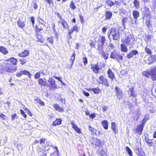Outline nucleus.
I'll use <instances>...</instances> for the list:
<instances>
[{"label":"nucleus","mask_w":156,"mask_h":156,"mask_svg":"<svg viewBox=\"0 0 156 156\" xmlns=\"http://www.w3.org/2000/svg\"><path fill=\"white\" fill-rule=\"evenodd\" d=\"M79 29L80 27L76 25L73 26L72 28L69 30L68 32V34L69 36V37L70 39L72 38V36H70V35L73 34V31L78 33L79 32Z\"/></svg>","instance_id":"nucleus-6"},{"label":"nucleus","mask_w":156,"mask_h":156,"mask_svg":"<svg viewBox=\"0 0 156 156\" xmlns=\"http://www.w3.org/2000/svg\"><path fill=\"white\" fill-rule=\"evenodd\" d=\"M92 144V146L94 148H95L97 147H100L101 145L100 140L96 138L94 139Z\"/></svg>","instance_id":"nucleus-10"},{"label":"nucleus","mask_w":156,"mask_h":156,"mask_svg":"<svg viewBox=\"0 0 156 156\" xmlns=\"http://www.w3.org/2000/svg\"><path fill=\"white\" fill-rule=\"evenodd\" d=\"M53 106L56 110L59 112H62L64 111V109L60 107L58 104H54L53 105Z\"/></svg>","instance_id":"nucleus-14"},{"label":"nucleus","mask_w":156,"mask_h":156,"mask_svg":"<svg viewBox=\"0 0 156 156\" xmlns=\"http://www.w3.org/2000/svg\"><path fill=\"white\" fill-rule=\"evenodd\" d=\"M21 114L23 116L24 118L27 117V115L25 114V112L22 109H21L20 110Z\"/></svg>","instance_id":"nucleus-58"},{"label":"nucleus","mask_w":156,"mask_h":156,"mask_svg":"<svg viewBox=\"0 0 156 156\" xmlns=\"http://www.w3.org/2000/svg\"><path fill=\"white\" fill-rule=\"evenodd\" d=\"M20 64L22 65H24L26 62H27V60L25 59H20Z\"/></svg>","instance_id":"nucleus-53"},{"label":"nucleus","mask_w":156,"mask_h":156,"mask_svg":"<svg viewBox=\"0 0 156 156\" xmlns=\"http://www.w3.org/2000/svg\"><path fill=\"white\" fill-rule=\"evenodd\" d=\"M0 117L3 120L6 119L7 117L2 113H0Z\"/></svg>","instance_id":"nucleus-51"},{"label":"nucleus","mask_w":156,"mask_h":156,"mask_svg":"<svg viewBox=\"0 0 156 156\" xmlns=\"http://www.w3.org/2000/svg\"><path fill=\"white\" fill-rule=\"evenodd\" d=\"M30 20L33 26H34V17L32 16L30 17Z\"/></svg>","instance_id":"nucleus-60"},{"label":"nucleus","mask_w":156,"mask_h":156,"mask_svg":"<svg viewBox=\"0 0 156 156\" xmlns=\"http://www.w3.org/2000/svg\"><path fill=\"white\" fill-rule=\"evenodd\" d=\"M47 85L51 89L55 88L57 87L55 80L51 77H49V78Z\"/></svg>","instance_id":"nucleus-4"},{"label":"nucleus","mask_w":156,"mask_h":156,"mask_svg":"<svg viewBox=\"0 0 156 156\" xmlns=\"http://www.w3.org/2000/svg\"><path fill=\"white\" fill-rule=\"evenodd\" d=\"M29 52L27 50H24L21 53L19 54V56L20 57H25L28 55Z\"/></svg>","instance_id":"nucleus-15"},{"label":"nucleus","mask_w":156,"mask_h":156,"mask_svg":"<svg viewBox=\"0 0 156 156\" xmlns=\"http://www.w3.org/2000/svg\"><path fill=\"white\" fill-rule=\"evenodd\" d=\"M156 61V55H151L146 61V63L150 64Z\"/></svg>","instance_id":"nucleus-8"},{"label":"nucleus","mask_w":156,"mask_h":156,"mask_svg":"<svg viewBox=\"0 0 156 156\" xmlns=\"http://www.w3.org/2000/svg\"><path fill=\"white\" fill-rule=\"evenodd\" d=\"M144 124H143V122H142V124L138 126L137 128V131L138 132H142L143 129V127L144 126Z\"/></svg>","instance_id":"nucleus-25"},{"label":"nucleus","mask_w":156,"mask_h":156,"mask_svg":"<svg viewBox=\"0 0 156 156\" xmlns=\"http://www.w3.org/2000/svg\"><path fill=\"white\" fill-rule=\"evenodd\" d=\"M22 75H23L22 71V70H21L19 72H17L16 73V75L17 76L20 77Z\"/></svg>","instance_id":"nucleus-59"},{"label":"nucleus","mask_w":156,"mask_h":156,"mask_svg":"<svg viewBox=\"0 0 156 156\" xmlns=\"http://www.w3.org/2000/svg\"><path fill=\"white\" fill-rule=\"evenodd\" d=\"M121 50L122 52H126L128 51V49L127 46L123 44H122L120 45Z\"/></svg>","instance_id":"nucleus-27"},{"label":"nucleus","mask_w":156,"mask_h":156,"mask_svg":"<svg viewBox=\"0 0 156 156\" xmlns=\"http://www.w3.org/2000/svg\"><path fill=\"white\" fill-rule=\"evenodd\" d=\"M145 140L149 146H151L152 145V142L151 140L148 138H146Z\"/></svg>","instance_id":"nucleus-40"},{"label":"nucleus","mask_w":156,"mask_h":156,"mask_svg":"<svg viewBox=\"0 0 156 156\" xmlns=\"http://www.w3.org/2000/svg\"><path fill=\"white\" fill-rule=\"evenodd\" d=\"M147 115H145V116L144 117V118L142 120V122H143V124H144V125H145V123L148 119V118H147Z\"/></svg>","instance_id":"nucleus-54"},{"label":"nucleus","mask_w":156,"mask_h":156,"mask_svg":"<svg viewBox=\"0 0 156 156\" xmlns=\"http://www.w3.org/2000/svg\"><path fill=\"white\" fill-rule=\"evenodd\" d=\"M150 71L151 76L154 80H156V66L152 67Z\"/></svg>","instance_id":"nucleus-9"},{"label":"nucleus","mask_w":156,"mask_h":156,"mask_svg":"<svg viewBox=\"0 0 156 156\" xmlns=\"http://www.w3.org/2000/svg\"><path fill=\"white\" fill-rule=\"evenodd\" d=\"M34 100L35 103H38L41 106H44L45 105L43 101H42L39 98L35 97L34 98Z\"/></svg>","instance_id":"nucleus-17"},{"label":"nucleus","mask_w":156,"mask_h":156,"mask_svg":"<svg viewBox=\"0 0 156 156\" xmlns=\"http://www.w3.org/2000/svg\"><path fill=\"white\" fill-rule=\"evenodd\" d=\"M97 153L101 156L104 155L105 154V151L102 147H100L99 148V150L97 151Z\"/></svg>","instance_id":"nucleus-26"},{"label":"nucleus","mask_w":156,"mask_h":156,"mask_svg":"<svg viewBox=\"0 0 156 156\" xmlns=\"http://www.w3.org/2000/svg\"><path fill=\"white\" fill-rule=\"evenodd\" d=\"M103 45L99 44L98 46V50L99 51V53L101 54L104 51L103 50Z\"/></svg>","instance_id":"nucleus-41"},{"label":"nucleus","mask_w":156,"mask_h":156,"mask_svg":"<svg viewBox=\"0 0 156 156\" xmlns=\"http://www.w3.org/2000/svg\"><path fill=\"white\" fill-rule=\"evenodd\" d=\"M125 149L126 150L127 152L129 154L130 156H132V152L129 147H128L127 146H126L125 148Z\"/></svg>","instance_id":"nucleus-38"},{"label":"nucleus","mask_w":156,"mask_h":156,"mask_svg":"<svg viewBox=\"0 0 156 156\" xmlns=\"http://www.w3.org/2000/svg\"><path fill=\"white\" fill-rule=\"evenodd\" d=\"M115 90L116 91V95L117 98L119 99L122 98L123 96V94L120 88L116 86Z\"/></svg>","instance_id":"nucleus-11"},{"label":"nucleus","mask_w":156,"mask_h":156,"mask_svg":"<svg viewBox=\"0 0 156 156\" xmlns=\"http://www.w3.org/2000/svg\"><path fill=\"white\" fill-rule=\"evenodd\" d=\"M53 77L54 78H55V79L58 80H59L61 82V83H63V82L61 80L60 78V77H57V76H53Z\"/></svg>","instance_id":"nucleus-63"},{"label":"nucleus","mask_w":156,"mask_h":156,"mask_svg":"<svg viewBox=\"0 0 156 156\" xmlns=\"http://www.w3.org/2000/svg\"><path fill=\"white\" fill-rule=\"evenodd\" d=\"M89 90L92 91L95 94H99L101 90L98 88H92L88 89Z\"/></svg>","instance_id":"nucleus-19"},{"label":"nucleus","mask_w":156,"mask_h":156,"mask_svg":"<svg viewBox=\"0 0 156 156\" xmlns=\"http://www.w3.org/2000/svg\"><path fill=\"white\" fill-rule=\"evenodd\" d=\"M100 41L101 43V45H103L105 43V37L104 36H101V37Z\"/></svg>","instance_id":"nucleus-42"},{"label":"nucleus","mask_w":156,"mask_h":156,"mask_svg":"<svg viewBox=\"0 0 156 156\" xmlns=\"http://www.w3.org/2000/svg\"><path fill=\"white\" fill-rule=\"evenodd\" d=\"M39 85L42 86H44L47 85L46 81H44L42 79H39L38 80Z\"/></svg>","instance_id":"nucleus-23"},{"label":"nucleus","mask_w":156,"mask_h":156,"mask_svg":"<svg viewBox=\"0 0 156 156\" xmlns=\"http://www.w3.org/2000/svg\"><path fill=\"white\" fill-rule=\"evenodd\" d=\"M112 13L110 11H107L105 14L106 18L110 19L112 16Z\"/></svg>","instance_id":"nucleus-32"},{"label":"nucleus","mask_w":156,"mask_h":156,"mask_svg":"<svg viewBox=\"0 0 156 156\" xmlns=\"http://www.w3.org/2000/svg\"><path fill=\"white\" fill-rule=\"evenodd\" d=\"M111 128L114 132H115V123L114 122H112L111 123Z\"/></svg>","instance_id":"nucleus-49"},{"label":"nucleus","mask_w":156,"mask_h":156,"mask_svg":"<svg viewBox=\"0 0 156 156\" xmlns=\"http://www.w3.org/2000/svg\"><path fill=\"white\" fill-rule=\"evenodd\" d=\"M83 94L86 96H87V97L89 96L90 95L89 93H88V92H87L83 90Z\"/></svg>","instance_id":"nucleus-61"},{"label":"nucleus","mask_w":156,"mask_h":156,"mask_svg":"<svg viewBox=\"0 0 156 156\" xmlns=\"http://www.w3.org/2000/svg\"><path fill=\"white\" fill-rule=\"evenodd\" d=\"M70 7L73 10L74 9L76 8V6L74 5V3L73 1L71 2V3L70 5Z\"/></svg>","instance_id":"nucleus-46"},{"label":"nucleus","mask_w":156,"mask_h":156,"mask_svg":"<svg viewBox=\"0 0 156 156\" xmlns=\"http://www.w3.org/2000/svg\"><path fill=\"white\" fill-rule=\"evenodd\" d=\"M134 6L136 9H138L139 8L140 6V4L139 1L137 0H134L133 1Z\"/></svg>","instance_id":"nucleus-28"},{"label":"nucleus","mask_w":156,"mask_h":156,"mask_svg":"<svg viewBox=\"0 0 156 156\" xmlns=\"http://www.w3.org/2000/svg\"><path fill=\"white\" fill-rule=\"evenodd\" d=\"M91 68L94 72L96 74L98 73L99 69H101L99 67L98 64L92 65L91 66Z\"/></svg>","instance_id":"nucleus-12"},{"label":"nucleus","mask_w":156,"mask_h":156,"mask_svg":"<svg viewBox=\"0 0 156 156\" xmlns=\"http://www.w3.org/2000/svg\"><path fill=\"white\" fill-rule=\"evenodd\" d=\"M22 71L23 75H27L29 78H30L31 74H30L29 71L26 70H23Z\"/></svg>","instance_id":"nucleus-37"},{"label":"nucleus","mask_w":156,"mask_h":156,"mask_svg":"<svg viewBox=\"0 0 156 156\" xmlns=\"http://www.w3.org/2000/svg\"><path fill=\"white\" fill-rule=\"evenodd\" d=\"M36 34L37 35V38L38 39L37 41L41 43L43 42L44 40L42 38L41 36L40 35L37 34V33H36Z\"/></svg>","instance_id":"nucleus-43"},{"label":"nucleus","mask_w":156,"mask_h":156,"mask_svg":"<svg viewBox=\"0 0 156 156\" xmlns=\"http://www.w3.org/2000/svg\"><path fill=\"white\" fill-rule=\"evenodd\" d=\"M105 2L106 4L110 7H112L115 5L114 2L110 0H107L105 1Z\"/></svg>","instance_id":"nucleus-33"},{"label":"nucleus","mask_w":156,"mask_h":156,"mask_svg":"<svg viewBox=\"0 0 156 156\" xmlns=\"http://www.w3.org/2000/svg\"><path fill=\"white\" fill-rule=\"evenodd\" d=\"M99 79V81L98 82L99 83L102 84L107 87L109 86L107 80L103 76H100Z\"/></svg>","instance_id":"nucleus-7"},{"label":"nucleus","mask_w":156,"mask_h":156,"mask_svg":"<svg viewBox=\"0 0 156 156\" xmlns=\"http://www.w3.org/2000/svg\"><path fill=\"white\" fill-rule=\"evenodd\" d=\"M38 155L39 156H47V153L45 150L42 151H39V150L37 151Z\"/></svg>","instance_id":"nucleus-30"},{"label":"nucleus","mask_w":156,"mask_h":156,"mask_svg":"<svg viewBox=\"0 0 156 156\" xmlns=\"http://www.w3.org/2000/svg\"><path fill=\"white\" fill-rule=\"evenodd\" d=\"M40 75L39 74V73H37L35 74V78L36 79H38L40 77Z\"/></svg>","instance_id":"nucleus-62"},{"label":"nucleus","mask_w":156,"mask_h":156,"mask_svg":"<svg viewBox=\"0 0 156 156\" xmlns=\"http://www.w3.org/2000/svg\"><path fill=\"white\" fill-rule=\"evenodd\" d=\"M109 34V37H112L113 40H117L119 38V30L116 28H112L110 29L108 32Z\"/></svg>","instance_id":"nucleus-1"},{"label":"nucleus","mask_w":156,"mask_h":156,"mask_svg":"<svg viewBox=\"0 0 156 156\" xmlns=\"http://www.w3.org/2000/svg\"><path fill=\"white\" fill-rule=\"evenodd\" d=\"M62 24L63 26V27L65 28H66V27L67 26V23L66 22V21H64V20H63V21L62 22Z\"/></svg>","instance_id":"nucleus-56"},{"label":"nucleus","mask_w":156,"mask_h":156,"mask_svg":"<svg viewBox=\"0 0 156 156\" xmlns=\"http://www.w3.org/2000/svg\"><path fill=\"white\" fill-rule=\"evenodd\" d=\"M75 55H76L75 53L74 52L73 53L72 56L71 57V58L70 60V62L71 63V66L72 67L74 61L75 59Z\"/></svg>","instance_id":"nucleus-31"},{"label":"nucleus","mask_w":156,"mask_h":156,"mask_svg":"<svg viewBox=\"0 0 156 156\" xmlns=\"http://www.w3.org/2000/svg\"><path fill=\"white\" fill-rule=\"evenodd\" d=\"M82 61L84 65L85 66L87 63V59L86 57H83L82 59Z\"/></svg>","instance_id":"nucleus-48"},{"label":"nucleus","mask_w":156,"mask_h":156,"mask_svg":"<svg viewBox=\"0 0 156 156\" xmlns=\"http://www.w3.org/2000/svg\"><path fill=\"white\" fill-rule=\"evenodd\" d=\"M146 26L148 28H150L151 26V25L150 23V20H147L146 23Z\"/></svg>","instance_id":"nucleus-55"},{"label":"nucleus","mask_w":156,"mask_h":156,"mask_svg":"<svg viewBox=\"0 0 156 156\" xmlns=\"http://www.w3.org/2000/svg\"><path fill=\"white\" fill-rule=\"evenodd\" d=\"M17 23L18 27L21 29H23L25 25V22L20 20H18Z\"/></svg>","instance_id":"nucleus-20"},{"label":"nucleus","mask_w":156,"mask_h":156,"mask_svg":"<svg viewBox=\"0 0 156 156\" xmlns=\"http://www.w3.org/2000/svg\"><path fill=\"white\" fill-rule=\"evenodd\" d=\"M79 18L81 22L83 23L84 21L83 17L81 15H79Z\"/></svg>","instance_id":"nucleus-64"},{"label":"nucleus","mask_w":156,"mask_h":156,"mask_svg":"<svg viewBox=\"0 0 156 156\" xmlns=\"http://www.w3.org/2000/svg\"><path fill=\"white\" fill-rule=\"evenodd\" d=\"M110 57L116 60L119 62L123 59L122 55L119 51L116 50H114L111 52Z\"/></svg>","instance_id":"nucleus-2"},{"label":"nucleus","mask_w":156,"mask_h":156,"mask_svg":"<svg viewBox=\"0 0 156 156\" xmlns=\"http://www.w3.org/2000/svg\"><path fill=\"white\" fill-rule=\"evenodd\" d=\"M138 53V52L136 50L131 51L129 53L127 54V57L128 58H131L133 55H136Z\"/></svg>","instance_id":"nucleus-13"},{"label":"nucleus","mask_w":156,"mask_h":156,"mask_svg":"<svg viewBox=\"0 0 156 156\" xmlns=\"http://www.w3.org/2000/svg\"><path fill=\"white\" fill-rule=\"evenodd\" d=\"M37 20L40 23L43 25V27L45 26L46 23L40 17L37 18Z\"/></svg>","instance_id":"nucleus-36"},{"label":"nucleus","mask_w":156,"mask_h":156,"mask_svg":"<svg viewBox=\"0 0 156 156\" xmlns=\"http://www.w3.org/2000/svg\"><path fill=\"white\" fill-rule=\"evenodd\" d=\"M150 71H145L143 72V75L146 77H148L149 75L151 76Z\"/></svg>","instance_id":"nucleus-39"},{"label":"nucleus","mask_w":156,"mask_h":156,"mask_svg":"<svg viewBox=\"0 0 156 156\" xmlns=\"http://www.w3.org/2000/svg\"><path fill=\"white\" fill-rule=\"evenodd\" d=\"M133 15L134 18L137 19L139 16V12L136 10H133Z\"/></svg>","instance_id":"nucleus-24"},{"label":"nucleus","mask_w":156,"mask_h":156,"mask_svg":"<svg viewBox=\"0 0 156 156\" xmlns=\"http://www.w3.org/2000/svg\"><path fill=\"white\" fill-rule=\"evenodd\" d=\"M141 11L143 15V18L147 16L150 15L151 12L149 8L146 6H144L141 9Z\"/></svg>","instance_id":"nucleus-5"},{"label":"nucleus","mask_w":156,"mask_h":156,"mask_svg":"<svg viewBox=\"0 0 156 156\" xmlns=\"http://www.w3.org/2000/svg\"><path fill=\"white\" fill-rule=\"evenodd\" d=\"M145 51L147 53L151 55L152 54V52L151 50L147 47H146L145 49Z\"/></svg>","instance_id":"nucleus-47"},{"label":"nucleus","mask_w":156,"mask_h":156,"mask_svg":"<svg viewBox=\"0 0 156 156\" xmlns=\"http://www.w3.org/2000/svg\"><path fill=\"white\" fill-rule=\"evenodd\" d=\"M103 109V111L105 112L107 111L108 109V106L104 105L101 107Z\"/></svg>","instance_id":"nucleus-57"},{"label":"nucleus","mask_w":156,"mask_h":156,"mask_svg":"<svg viewBox=\"0 0 156 156\" xmlns=\"http://www.w3.org/2000/svg\"><path fill=\"white\" fill-rule=\"evenodd\" d=\"M107 74L108 75V76L112 80H113L114 78L115 75L111 69H108V71Z\"/></svg>","instance_id":"nucleus-21"},{"label":"nucleus","mask_w":156,"mask_h":156,"mask_svg":"<svg viewBox=\"0 0 156 156\" xmlns=\"http://www.w3.org/2000/svg\"><path fill=\"white\" fill-rule=\"evenodd\" d=\"M135 40V38L133 36L130 35L127 36L125 39L122 41L123 43H124L127 46H130V48L133 44V42Z\"/></svg>","instance_id":"nucleus-3"},{"label":"nucleus","mask_w":156,"mask_h":156,"mask_svg":"<svg viewBox=\"0 0 156 156\" xmlns=\"http://www.w3.org/2000/svg\"><path fill=\"white\" fill-rule=\"evenodd\" d=\"M71 124L72 125V127L76 132L79 133H81L80 129L78 128L76 125H75L73 122H71Z\"/></svg>","instance_id":"nucleus-16"},{"label":"nucleus","mask_w":156,"mask_h":156,"mask_svg":"<svg viewBox=\"0 0 156 156\" xmlns=\"http://www.w3.org/2000/svg\"><path fill=\"white\" fill-rule=\"evenodd\" d=\"M128 93L129 95L133 97H136V96L133 88H131L129 89L128 90Z\"/></svg>","instance_id":"nucleus-18"},{"label":"nucleus","mask_w":156,"mask_h":156,"mask_svg":"<svg viewBox=\"0 0 156 156\" xmlns=\"http://www.w3.org/2000/svg\"><path fill=\"white\" fill-rule=\"evenodd\" d=\"M62 120L60 119H57L55 121L53 122L52 125L55 126L60 125L62 122Z\"/></svg>","instance_id":"nucleus-22"},{"label":"nucleus","mask_w":156,"mask_h":156,"mask_svg":"<svg viewBox=\"0 0 156 156\" xmlns=\"http://www.w3.org/2000/svg\"><path fill=\"white\" fill-rule=\"evenodd\" d=\"M0 51L4 54L6 55L8 53V51L7 49L3 46L0 47Z\"/></svg>","instance_id":"nucleus-29"},{"label":"nucleus","mask_w":156,"mask_h":156,"mask_svg":"<svg viewBox=\"0 0 156 156\" xmlns=\"http://www.w3.org/2000/svg\"><path fill=\"white\" fill-rule=\"evenodd\" d=\"M102 124L104 128L107 129L108 128V122L106 120L103 121L102 122Z\"/></svg>","instance_id":"nucleus-35"},{"label":"nucleus","mask_w":156,"mask_h":156,"mask_svg":"<svg viewBox=\"0 0 156 156\" xmlns=\"http://www.w3.org/2000/svg\"><path fill=\"white\" fill-rule=\"evenodd\" d=\"M47 41L48 43H50L51 44H52L54 41V38L53 37L48 38L47 39Z\"/></svg>","instance_id":"nucleus-50"},{"label":"nucleus","mask_w":156,"mask_h":156,"mask_svg":"<svg viewBox=\"0 0 156 156\" xmlns=\"http://www.w3.org/2000/svg\"><path fill=\"white\" fill-rule=\"evenodd\" d=\"M9 61L12 62V64L14 65H16L17 64V60L14 58H11L9 59Z\"/></svg>","instance_id":"nucleus-34"},{"label":"nucleus","mask_w":156,"mask_h":156,"mask_svg":"<svg viewBox=\"0 0 156 156\" xmlns=\"http://www.w3.org/2000/svg\"><path fill=\"white\" fill-rule=\"evenodd\" d=\"M23 145L20 144H18L17 145V148L18 151H20L22 150Z\"/></svg>","instance_id":"nucleus-44"},{"label":"nucleus","mask_w":156,"mask_h":156,"mask_svg":"<svg viewBox=\"0 0 156 156\" xmlns=\"http://www.w3.org/2000/svg\"><path fill=\"white\" fill-rule=\"evenodd\" d=\"M105 60L108 59V55L105 54V52L104 51L101 54Z\"/></svg>","instance_id":"nucleus-52"},{"label":"nucleus","mask_w":156,"mask_h":156,"mask_svg":"<svg viewBox=\"0 0 156 156\" xmlns=\"http://www.w3.org/2000/svg\"><path fill=\"white\" fill-rule=\"evenodd\" d=\"M16 69H12L11 68H8L5 69V71L6 72L12 73V70H14V71H15Z\"/></svg>","instance_id":"nucleus-45"}]
</instances>
